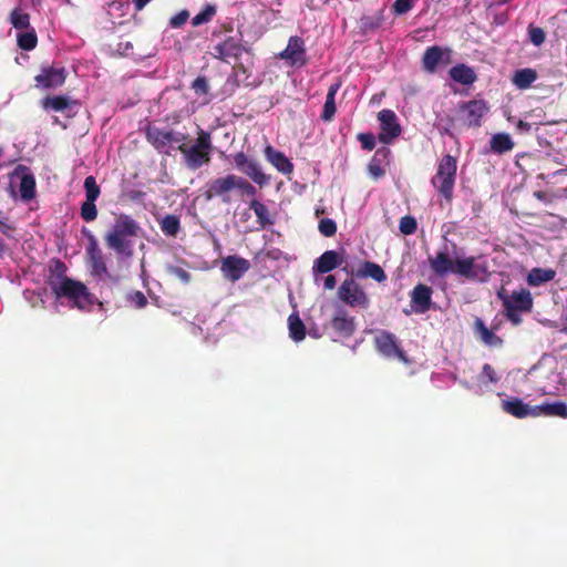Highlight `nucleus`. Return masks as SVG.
<instances>
[{
  "label": "nucleus",
  "instance_id": "e2e57ef3",
  "mask_svg": "<svg viewBox=\"0 0 567 567\" xmlns=\"http://www.w3.org/2000/svg\"><path fill=\"white\" fill-rule=\"evenodd\" d=\"M336 285H337V279L333 275H328L324 278V282H323L324 289L332 290V289H334Z\"/></svg>",
  "mask_w": 567,
  "mask_h": 567
},
{
  "label": "nucleus",
  "instance_id": "6e6d98bb",
  "mask_svg": "<svg viewBox=\"0 0 567 567\" xmlns=\"http://www.w3.org/2000/svg\"><path fill=\"white\" fill-rule=\"evenodd\" d=\"M390 154H391V151L390 148L385 147V146H382L380 148H378L372 157V159L381 163V164H388L389 163V157H390Z\"/></svg>",
  "mask_w": 567,
  "mask_h": 567
},
{
  "label": "nucleus",
  "instance_id": "f3484780",
  "mask_svg": "<svg viewBox=\"0 0 567 567\" xmlns=\"http://www.w3.org/2000/svg\"><path fill=\"white\" fill-rule=\"evenodd\" d=\"M279 58L289 61L291 65H305L307 62L305 41L298 35L290 37L286 49L279 53Z\"/></svg>",
  "mask_w": 567,
  "mask_h": 567
},
{
  "label": "nucleus",
  "instance_id": "a211bd4d",
  "mask_svg": "<svg viewBox=\"0 0 567 567\" xmlns=\"http://www.w3.org/2000/svg\"><path fill=\"white\" fill-rule=\"evenodd\" d=\"M249 260L239 256H228L223 259L220 269L227 279L237 281L249 270Z\"/></svg>",
  "mask_w": 567,
  "mask_h": 567
},
{
  "label": "nucleus",
  "instance_id": "dca6fc26",
  "mask_svg": "<svg viewBox=\"0 0 567 567\" xmlns=\"http://www.w3.org/2000/svg\"><path fill=\"white\" fill-rule=\"evenodd\" d=\"M330 327L339 338L348 339L357 329L355 319L343 308L338 309L330 320Z\"/></svg>",
  "mask_w": 567,
  "mask_h": 567
},
{
  "label": "nucleus",
  "instance_id": "aec40b11",
  "mask_svg": "<svg viewBox=\"0 0 567 567\" xmlns=\"http://www.w3.org/2000/svg\"><path fill=\"white\" fill-rule=\"evenodd\" d=\"M433 290L430 286L417 284L410 293L411 307L415 313H425L432 306Z\"/></svg>",
  "mask_w": 567,
  "mask_h": 567
},
{
  "label": "nucleus",
  "instance_id": "9d476101",
  "mask_svg": "<svg viewBox=\"0 0 567 567\" xmlns=\"http://www.w3.org/2000/svg\"><path fill=\"white\" fill-rule=\"evenodd\" d=\"M248 51L243 45L241 39L229 35L214 44L212 55L223 62H229L231 59L237 61L244 52Z\"/></svg>",
  "mask_w": 567,
  "mask_h": 567
},
{
  "label": "nucleus",
  "instance_id": "338daca9",
  "mask_svg": "<svg viewBox=\"0 0 567 567\" xmlns=\"http://www.w3.org/2000/svg\"><path fill=\"white\" fill-rule=\"evenodd\" d=\"M534 196L542 202H547V194L543 190H537L534 193Z\"/></svg>",
  "mask_w": 567,
  "mask_h": 567
},
{
  "label": "nucleus",
  "instance_id": "0eeeda50",
  "mask_svg": "<svg viewBox=\"0 0 567 567\" xmlns=\"http://www.w3.org/2000/svg\"><path fill=\"white\" fill-rule=\"evenodd\" d=\"M338 298L351 308L367 309L370 299L354 278L346 279L338 288Z\"/></svg>",
  "mask_w": 567,
  "mask_h": 567
},
{
  "label": "nucleus",
  "instance_id": "20e7f679",
  "mask_svg": "<svg viewBox=\"0 0 567 567\" xmlns=\"http://www.w3.org/2000/svg\"><path fill=\"white\" fill-rule=\"evenodd\" d=\"M456 171V157L446 154L439 161L436 173L431 179L433 187L447 203H451L453 199Z\"/></svg>",
  "mask_w": 567,
  "mask_h": 567
},
{
  "label": "nucleus",
  "instance_id": "2eb2a0df",
  "mask_svg": "<svg viewBox=\"0 0 567 567\" xmlns=\"http://www.w3.org/2000/svg\"><path fill=\"white\" fill-rule=\"evenodd\" d=\"M450 49L439 45L429 47L422 55V68L427 73H435L440 65H447L451 62Z\"/></svg>",
  "mask_w": 567,
  "mask_h": 567
},
{
  "label": "nucleus",
  "instance_id": "3c124183",
  "mask_svg": "<svg viewBox=\"0 0 567 567\" xmlns=\"http://www.w3.org/2000/svg\"><path fill=\"white\" fill-rule=\"evenodd\" d=\"M189 19V12L182 10L169 19V25L174 29L182 28Z\"/></svg>",
  "mask_w": 567,
  "mask_h": 567
},
{
  "label": "nucleus",
  "instance_id": "4be33fe9",
  "mask_svg": "<svg viewBox=\"0 0 567 567\" xmlns=\"http://www.w3.org/2000/svg\"><path fill=\"white\" fill-rule=\"evenodd\" d=\"M503 410L518 419L526 416H537L535 406L524 403L520 399L505 400L502 402Z\"/></svg>",
  "mask_w": 567,
  "mask_h": 567
},
{
  "label": "nucleus",
  "instance_id": "69168bd1",
  "mask_svg": "<svg viewBox=\"0 0 567 567\" xmlns=\"http://www.w3.org/2000/svg\"><path fill=\"white\" fill-rule=\"evenodd\" d=\"M133 300L135 301V305L137 308L142 307V291H136L133 296Z\"/></svg>",
  "mask_w": 567,
  "mask_h": 567
},
{
  "label": "nucleus",
  "instance_id": "b1692460",
  "mask_svg": "<svg viewBox=\"0 0 567 567\" xmlns=\"http://www.w3.org/2000/svg\"><path fill=\"white\" fill-rule=\"evenodd\" d=\"M342 261L337 251L327 250L316 260L313 270L319 274H327L339 267Z\"/></svg>",
  "mask_w": 567,
  "mask_h": 567
},
{
  "label": "nucleus",
  "instance_id": "bf43d9fd",
  "mask_svg": "<svg viewBox=\"0 0 567 567\" xmlns=\"http://www.w3.org/2000/svg\"><path fill=\"white\" fill-rule=\"evenodd\" d=\"M506 310V318L514 324H519L522 321V318L518 312L520 310H514L512 307L505 308Z\"/></svg>",
  "mask_w": 567,
  "mask_h": 567
},
{
  "label": "nucleus",
  "instance_id": "864d4df0",
  "mask_svg": "<svg viewBox=\"0 0 567 567\" xmlns=\"http://www.w3.org/2000/svg\"><path fill=\"white\" fill-rule=\"evenodd\" d=\"M481 378L483 381H487L489 383H497L499 378L497 377L494 368L488 364V363H485L482 368V373H481Z\"/></svg>",
  "mask_w": 567,
  "mask_h": 567
},
{
  "label": "nucleus",
  "instance_id": "7ed1b4c3",
  "mask_svg": "<svg viewBox=\"0 0 567 567\" xmlns=\"http://www.w3.org/2000/svg\"><path fill=\"white\" fill-rule=\"evenodd\" d=\"M114 223L104 235V241L120 261H126L134 256L140 224L124 213L114 214Z\"/></svg>",
  "mask_w": 567,
  "mask_h": 567
},
{
  "label": "nucleus",
  "instance_id": "ea45409f",
  "mask_svg": "<svg viewBox=\"0 0 567 567\" xmlns=\"http://www.w3.org/2000/svg\"><path fill=\"white\" fill-rule=\"evenodd\" d=\"M10 22L16 29H29L30 16L17 8L10 13Z\"/></svg>",
  "mask_w": 567,
  "mask_h": 567
},
{
  "label": "nucleus",
  "instance_id": "09e8293b",
  "mask_svg": "<svg viewBox=\"0 0 567 567\" xmlns=\"http://www.w3.org/2000/svg\"><path fill=\"white\" fill-rule=\"evenodd\" d=\"M237 189L241 194L254 197L257 194L256 187L244 177L237 176Z\"/></svg>",
  "mask_w": 567,
  "mask_h": 567
},
{
  "label": "nucleus",
  "instance_id": "680f3d73",
  "mask_svg": "<svg viewBox=\"0 0 567 567\" xmlns=\"http://www.w3.org/2000/svg\"><path fill=\"white\" fill-rule=\"evenodd\" d=\"M6 219L3 212L0 210V231L7 237H11L10 233L13 230V227L6 223Z\"/></svg>",
  "mask_w": 567,
  "mask_h": 567
},
{
  "label": "nucleus",
  "instance_id": "9b49d317",
  "mask_svg": "<svg viewBox=\"0 0 567 567\" xmlns=\"http://www.w3.org/2000/svg\"><path fill=\"white\" fill-rule=\"evenodd\" d=\"M378 120L380 121L378 138L381 143L389 144L400 136L402 132L401 125L398 122L396 114L392 110H381L378 113Z\"/></svg>",
  "mask_w": 567,
  "mask_h": 567
},
{
  "label": "nucleus",
  "instance_id": "bb28decb",
  "mask_svg": "<svg viewBox=\"0 0 567 567\" xmlns=\"http://www.w3.org/2000/svg\"><path fill=\"white\" fill-rule=\"evenodd\" d=\"M449 74L453 81L463 85H471L477 80L474 70L464 63L451 68Z\"/></svg>",
  "mask_w": 567,
  "mask_h": 567
},
{
  "label": "nucleus",
  "instance_id": "4c0bfd02",
  "mask_svg": "<svg viewBox=\"0 0 567 567\" xmlns=\"http://www.w3.org/2000/svg\"><path fill=\"white\" fill-rule=\"evenodd\" d=\"M66 266L60 259H53L50 266V277L48 279V285L52 281H62L64 279H69L66 277Z\"/></svg>",
  "mask_w": 567,
  "mask_h": 567
},
{
  "label": "nucleus",
  "instance_id": "f704fd0d",
  "mask_svg": "<svg viewBox=\"0 0 567 567\" xmlns=\"http://www.w3.org/2000/svg\"><path fill=\"white\" fill-rule=\"evenodd\" d=\"M537 79V72L533 69H520V70H517L515 73H514V76H513V83L518 87V89H527L529 87L533 82H535Z\"/></svg>",
  "mask_w": 567,
  "mask_h": 567
},
{
  "label": "nucleus",
  "instance_id": "c03bdc74",
  "mask_svg": "<svg viewBox=\"0 0 567 567\" xmlns=\"http://www.w3.org/2000/svg\"><path fill=\"white\" fill-rule=\"evenodd\" d=\"M399 228L403 235H412L417 229L416 219L410 215L403 216L400 219Z\"/></svg>",
  "mask_w": 567,
  "mask_h": 567
},
{
  "label": "nucleus",
  "instance_id": "a19ab883",
  "mask_svg": "<svg viewBox=\"0 0 567 567\" xmlns=\"http://www.w3.org/2000/svg\"><path fill=\"white\" fill-rule=\"evenodd\" d=\"M85 200H95L101 194V188L94 176L90 175L84 179Z\"/></svg>",
  "mask_w": 567,
  "mask_h": 567
},
{
  "label": "nucleus",
  "instance_id": "ddd939ff",
  "mask_svg": "<svg viewBox=\"0 0 567 567\" xmlns=\"http://www.w3.org/2000/svg\"><path fill=\"white\" fill-rule=\"evenodd\" d=\"M83 233L87 238L86 257L92 274L96 276L105 275L107 272V268L96 237L89 230H83Z\"/></svg>",
  "mask_w": 567,
  "mask_h": 567
},
{
  "label": "nucleus",
  "instance_id": "6ab92c4d",
  "mask_svg": "<svg viewBox=\"0 0 567 567\" xmlns=\"http://www.w3.org/2000/svg\"><path fill=\"white\" fill-rule=\"evenodd\" d=\"M66 79L64 68L47 66L41 70L34 81L38 87L51 89L61 86Z\"/></svg>",
  "mask_w": 567,
  "mask_h": 567
},
{
  "label": "nucleus",
  "instance_id": "0e129e2a",
  "mask_svg": "<svg viewBox=\"0 0 567 567\" xmlns=\"http://www.w3.org/2000/svg\"><path fill=\"white\" fill-rule=\"evenodd\" d=\"M517 128L520 131V132H529L532 130V124L528 123V122H524V121H519L517 123Z\"/></svg>",
  "mask_w": 567,
  "mask_h": 567
},
{
  "label": "nucleus",
  "instance_id": "58836bf2",
  "mask_svg": "<svg viewBox=\"0 0 567 567\" xmlns=\"http://www.w3.org/2000/svg\"><path fill=\"white\" fill-rule=\"evenodd\" d=\"M17 41L20 49L31 51L38 44V37L35 31L32 29L30 31L19 33Z\"/></svg>",
  "mask_w": 567,
  "mask_h": 567
},
{
  "label": "nucleus",
  "instance_id": "37998d69",
  "mask_svg": "<svg viewBox=\"0 0 567 567\" xmlns=\"http://www.w3.org/2000/svg\"><path fill=\"white\" fill-rule=\"evenodd\" d=\"M80 215L87 223L95 220L97 217L95 200H84L80 208Z\"/></svg>",
  "mask_w": 567,
  "mask_h": 567
},
{
  "label": "nucleus",
  "instance_id": "8fccbe9b",
  "mask_svg": "<svg viewBox=\"0 0 567 567\" xmlns=\"http://www.w3.org/2000/svg\"><path fill=\"white\" fill-rule=\"evenodd\" d=\"M368 172H369L370 176L374 179H379L385 175V169L383 167V164H381L372 158L368 164Z\"/></svg>",
  "mask_w": 567,
  "mask_h": 567
},
{
  "label": "nucleus",
  "instance_id": "72a5a7b5",
  "mask_svg": "<svg viewBox=\"0 0 567 567\" xmlns=\"http://www.w3.org/2000/svg\"><path fill=\"white\" fill-rule=\"evenodd\" d=\"M157 221L161 230L168 237H176L181 230V220L176 215H165L162 218H157Z\"/></svg>",
  "mask_w": 567,
  "mask_h": 567
},
{
  "label": "nucleus",
  "instance_id": "423d86ee",
  "mask_svg": "<svg viewBox=\"0 0 567 567\" xmlns=\"http://www.w3.org/2000/svg\"><path fill=\"white\" fill-rule=\"evenodd\" d=\"M377 351L384 358H396L404 364H409L410 360L400 346L396 336L390 331L381 330L373 339Z\"/></svg>",
  "mask_w": 567,
  "mask_h": 567
},
{
  "label": "nucleus",
  "instance_id": "f257e3e1",
  "mask_svg": "<svg viewBox=\"0 0 567 567\" xmlns=\"http://www.w3.org/2000/svg\"><path fill=\"white\" fill-rule=\"evenodd\" d=\"M146 138L159 153L166 155H169V148L177 144L176 148L183 154L184 164L192 171L210 162L212 136L204 130L198 132V137L192 146L184 143V133L156 125L146 127Z\"/></svg>",
  "mask_w": 567,
  "mask_h": 567
},
{
  "label": "nucleus",
  "instance_id": "e433bc0d",
  "mask_svg": "<svg viewBox=\"0 0 567 567\" xmlns=\"http://www.w3.org/2000/svg\"><path fill=\"white\" fill-rule=\"evenodd\" d=\"M70 104V99L64 95L48 96L42 102L44 109H51L56 112L65 111Z\"/></svg>",
  "mask_w": 567,
  "mask_h": 567
},
{
  "label": "nucleus",
  "instance_id": "4468645a",
  "mask_svg": "<svg viewBox=\"0 0 567 567\" xmlns=\"http://www.w3.org/2000/svg\"><path fill=\"white\" fill-rule=\"evenodd\" d=\"M497 297L503 301L504 308H513L514 310H520L522 312H528L533 308V298L527 289H520L519 291H513L512 295L502 288L497 292Z\"/></svg>",
  "mask_w": 567,
  "mask_h": 567
},
{
  "label": "nucleus",
  "instance_id": "49530a36",
  "mask_svg": "<svg viewBox=\"0 0 567 567\" xmlns=\"http://www.w3.org/2000/svg\"><path fill=\"white\" fill-rule=\"evenodd\" d=\"M192 90L197 95H206L209 92L208 79L204 75L197 76L190 85Z\"/></svg>",
  "mask_w": 567,
  "mask_h": 567
},
{
  "label": "nucleus",
  "instance_id": "de8ad7c7",
  "mask_svg": "<svg viewBox=\"0 0 567 567\" xmlns=\"http://www.w3.org/2000/svg\"><path fill=\"white\" fill-rule=\"evenodd\" d=\"M319 231L324 237H332L337 233V224L331 218H323L319 221Z\"/></svg>",
  "mask_w": 567,
  "mask_h": 567
},
{
  "label": "nucleus",
  "instance_id": "774afa93",
  "mask_svg": "<svg viewBox=\"0 0 567 567\" xmlns=\"http://www.w3.org/2000/svg\"><path fill=\"white\" fill-rule=\"evenodd\" d=\"M136 10H142V0H133Z\"/></svg>",
  "mask_w": 567,
  "mask_h": 567
},
{
  "label": "nucleus",
  "instance_id": "412c9836",
  "mask_svg": "<svg viewBox=\"0 0 567 567\" xmlns=\"http://www.w3.org/2000/svg\"><path fill=\"white\" fill-rule=\"evenodd\" d=\"M266 159L284 175H290L293 172V164L280 151L275 150L271 145H267L264 150Z\"/></svg>",
  "mask_w": 567,
  "mask_h": 567
},
{
  "label": "nucleus",
  "instance_id": "6e6552de",
  "mask_svg": "<svg viewBox=\"0 0 567 567\" xmlns=\"http://www.w3.org/2000/svg\"><path fill=\"white\" fill-rule=\"evenodd\" d=\"M234 189H237V175L228 174L210 181L204 192V197L206 200L219 198L223 204L228 205L231 203L230 193Z\"/></svg>",
  "mask_w": 567,
  "mask_h": 567
},
{
  "label": "nucleus",
  "instance_id": "f8f14e48",
  "mask_svg": "<svg viewBox=\"0 0 567 567\" xmlns=\"http://www.w3.org/2000/svg\"><path fill=\"white\" fill-rule=\"evenodd\" d=\"M234 163L241 173L260 187L269 183V176L262 173L259 164L254 159H249L244 152L234 155Z\"/></svg>",
  "mask_w": 567,
  "mask_h": 567
},
{
  "label": "nucleus",
  "instance_id": "7c9ffc66",
  "mask_svg": "<svg viewBox=\"0 0 567 567\" xmlns=\"http://www.w3.org/2000/svg\"><path fill=\"white\" fill-rule=\"evenodd\" d=\"M288 329L289 337L295 342H300L306 338V326L303 321L300 319L298 312H292L288 317Z\"/></svg>",
  "mask_w": 567,
  "mask_h": 567
},
{
  "label": "nucleus",
  "instance_id": "603ef678",
  "mask_svg": "<svg viewBox=\"0 0 567 567\" xmlns=\"http://www.w3.org/2000/svg\"><path fill=\"white\" fill-rule=\"evenodd\" d=\"M358 140L365 151H372L375 147V136L372 133H360Z\"/></svg>",
  "mask_w": 567,
  "mask_h": 567
},
{
  "label": "nucleus",
  "instance_id": "79ce46f5",
  "mask_svg": "<svg viewBox=\"0 0 567 567\" xmlns=\"http://www.w3.org/2000/svg\"><path fill=\"white\" fill-rule=\"evenodd\" d=\"M216 14V7L213 4H207L200 12H198L192 20V24L194 27L202 25L204 23L209 22L213 17Z\"/></svg>",
  "mask_w": 567,
  "mask_h": 567
},
{
  "label": "nucleus",
  "instance_id": "473e14b6",
  "mask_svg": "<svg viewBox=\"0 0 567 567\" xmlns=\"http://www.w3.org/2000/svg\"><path fill=\"white\" fill-rule=\"evenodd\" d=\"M249 207L254 210L257 217V221L261 228H267L268 226L274 225V219L271 218L270 212L264 203L257 199H252L249 204Z\"/></svg>",
  "mask_w": 567,
  "mask_h": 567
},
{
  "label": "nucleus",
  "instance_id": "c85d7f7f",
  "mask_svg": "<svg viewBox=\"0 0 567 567\" xmlns=\"http://www.w3.org/2000/svg\"><path fill=\"white\" fill-rule=\"evenodd\" d=\"M384 22V10H378L372 14H364L359 20V28L362 33H370L378 30Z\"/></svg>",
  "mask_w": 567,
  "mask_h": 567
},
{
  "label": "nucleus",
  "instance_id": "5701e85b",
  "mask_svg": "<svg viewBox=\"0 0 567 567\" xmlns=\"http://www.w3.org/2000/svg\"><path fill=\"white\" fill-rule=\"evenodd\" d=\"M352 275L359 279L371 278L377 282H384L388 278L383 268L373 261L362 262Z\"/></svg>",
  "mask_w": 567,
  "mask_h": 567
},
{
  "label": "nucleus",
  "instance_id": "1a4fd4ad",
  "mask_svg": "<svg viewBox=\"0 0 567 567\" xmlns=\"http://www.w3.org/2000/svg\"><path fill=\"white\" fill-rule=\"evenodd\" d=\"M460 120L466 127H480L483 116L488 112V105L483 100H471L457 105Z\"/></svg>",
  "mask_w": 567,
  "mask_h": 567
},
{
  "label": "nucleus",
  "instance_id": "cd10ccee",
  "mask_svg": "<svg viewBox=\"0 0 567 567\" xmlns=\"http://www.w3.org/2000/svg\"><path fill=\"white\" fill-rule=\"evenodd\" d=\"M341 86V82L338 81L329 86L326 102L323 105V110L321 113V120L324 122H330L334 117L337 107H336V95Z\"/></svg>",
  "mask_w": 567,
  "mask_h": 567
},
{
  "label": "nucleus",
  "instance_id": "2f4dec72",
  "mask_svg": "<svg viewBox=\"0 0 567 567\" xmlns=\"http://www.w3.org/2000/svg\"><path fill=\"white\" fill-rule=\"evenodd\" d=\"M491 150L496 154H504L514 148V142L506 133H497L489 140Z\"/></svg>",
  "mask_w": 567,
  "mask_h": 567
},
{
  "label": "nucleus",
  "instance_id": "052dcab7",
  "mask_svg": "<svg viewBox=\"0 0 567 567\" xmlns=\"http://www.w3.org/2000/svg\"><path fill=\"white\" fill-rule=\"evenodd\" d=\"M141 196L140 190L124 188L121 199L122 202L135 200Z\"/></svg>",
  "mask_w": 567,
  "mask_h": 567
},
{
  "label": "nucleus",
  "instance_id": "f03ea898",
  "mask_svg": "<svg viewBox=\"0 0 567 567\" xmlns=\"http://www.w3.org/2000/svg\"><path fill=\"white\" fill-rule=\"evenodd\" d=\"M431 270L440 277L447 274L458 275L468 280L484 282L489 276L488 266L485 261L478 262L476 257H456L452 260L447 247L439 250L434 257H429Z\"/></svg>",
  "mask_w": 567,
  "mask_h": 567
},
{
  "label": "nucleus",
  "instance_id": "c9c22d12",
  "mask_svg": "<svg viewBox=\"0 0 567 567\" xmlns=\"http://www.w3.org/2000/svg\"><path fill=\"white\" fill-rule=\"evenodd\" d=\"M556 272L553 269L534 268L527 276V282L530 286H539L555 278Z\"/></svg>",
  "mask_w": 567,
  "mask_h": 567
},
{
  "label": "nucleus",
  "instance_id": "c756f323",
  "mask_svg": "<svg viewBox=\"0 0 567 567\" xmlns=\"http://www.w3.org/2000/svg\"><path fill=\"white\" fill-rule=\"evenodd\" d=\"M537 416L546 415V416H559L567 417V404L560 401L554 403H543L540 405H535Z\"/></svg>",
  "mask_w": 567,
  "mask_h": 567
},
{
  "label": "nucleus",
  "instance_id": "a18cd8bd",
  "mask_svg": "<svg viewBox=\"0 0 567 567\" xmlns=\"http://www.w3.org/2000/svg\"><path fill=\"white\" fill-rule=\"evenodd\" d=\"M528 37H529L530 42L534 45L540 47L545 42L546 33H545L544 29H542L539 27H535L533 24H529L528 25Z\"/></svg>",
  "mask_w": 567,
  "mask_h": 567
},
{
  "label": "nucleus",
  "instance_id": "4d7b16f0",
  "mask_svg": "<svg viewBox=\"0 0 567 567\" xmlns=\"http://www.w3.org/2000/svg\"><path fill=\"white\" fill-rule=\"evenodd\" d=\"M390 154H391V151L390 148L385 147V146H382L380 148H378L372 157V159L381 163V164H388L389 163V157H390Z\"/></svg>",
  "mask_w": 567,
  "mask_h": 567
},
{
  "label": "nucleus",
  "instance_id": "39448f33",
  "mask_svg": "<svg viewBox=\"0 0 567 567\" xmlns=\"http://www.w3.org/2000/svg\"><path fill=\"white\" fill-rule=\"evenodd\" d=\"M50 288L56 298H66L76 307L83 309L93 303L92 295L86 286L73 279L50 282Z\"/></svg>",
  "mask_w": 567,
  "mask_h": 567
},
{
  "label": "nucleus",
  "instance_id": "13d9d810",
  "mask_svg": "<svg viewBox=\"0 0 567 567\" xmlns=\"http://www.w3.org/2000/svg\"><path fill=\"white\" fill-rule=\"evenodd\" d=\"M171 274L174 275L184 284H188L192 279L190 274L181 267H172Z\"/></svg>",
  "mask_w": 567,
  "mask_h": 567
},
{
  "label": "nucleus",
  "instance_id": "5fc2aeb1",
  "mask_svg": "<svg viewBox=\"0 0 567 567\" xmlns=\"http://www.w3.org/2000/svg\"><path fill=\"white\" fill-rule=\"evenodd\" d=\"M413 7V3L411 0H395L392 9L393 12L398 16L404 14L409 12Z\"/></svg>",
  "mask_w": 567,
  "mask_h": 567
},
{
  "label": "nucleus",
  "instance_id": "393cba45",
  "mask_svg": "<svg viewBox=\"0 0 567 567\" xmlns=\"http://www.w3.org/2000/svg\"><path fill=\"white\" fill-rule=\"evenodd\" d=\"M20 172L23 173L19 186L20 195L22 199L30 200L35 196V178L31 173L28 172V168L23 165H19L16 168L14 174L19 175Z\"/></svg>",
  "mask_w": 567,
  "mask_h": 567
},
{
  "label": "nucleus",
  "instance_id": "a878e982",
  "mask_svg": "<svg viewBox=\"0 0 567 567\" xmlns=\"http://www.w3.org/2000/svg\"><path fill=\"white\" fill-rule=\"evenodd\" d=\"M474 331L478 334L480 340L487 347L498 348L503 346V339L496 336L492 330H489L484 321L480 318H476L474 321Z\"/></svg>",
  "mask_w": 567,
  "mask_h": 567
}]
</instances>
